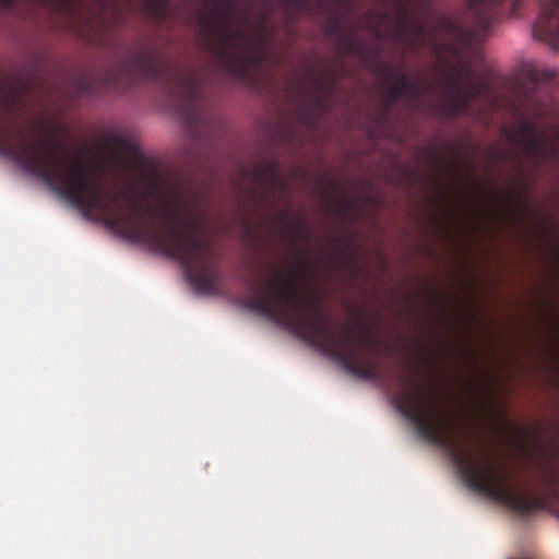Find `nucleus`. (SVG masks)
Returning a JSON list of instances; mask_svg holds the SVG:
<instances>
[{"instance_id":"obj_8","label":"nucleus","mask_w":559,"mask_h":559,"mask_svg":"<svg viewBox=\"0 0 559 559\" xmlns=\"http://www.w3.org/2000/svg\"><path fill=\"white\" fill-rule=\"evenodd\" d=\"M468 9L472 11L477 27L481 32L489 29L498 15V10L504 0H466Z\"/></svg>"},{"instance_id":"obj_1","label":"nucleus","mask_w":559,"mask_h":559,"mask_svg":"<svg viewBox=\"0 0 559 559\" xmlns=\"http://www.w3.org/2000/svg\"><path fill=\"white\" fill-rule=\"evenodd\" d=\"M0 154L15 160L27 174L39 178L50 190L84 213L106 217V225L120 229L136 242H148L168 257V224L157 226V213L140 200L104 190L93 168L80 157L64 154L62 143L46 132L32 143L21 130L14 133L0 123ZM168 223V206L159 212Z\"/></svg>"},{"instance_id":"obj_14","label":"nucleus","mask_w":559,"mask_h":559,"mask_svg":"<svg viewBox=\"0 0 559 559\" xmlns=\"http://www.w3.org/2000/svg\"><path fill=\"white\" fill-rule=\"evenodd\" d=\"M283 236L294 242L297 236L305 234V227L300 219L289 221L285 214L281 215Z\"/></svg>"},{"instance_id":"obj_7","label":"nucleus","mask_w":559,"mask_h":559,"mask_svg":"<svg viewBox=\"0 0 559 559\" xmlns=\"http://www.w3.org/2000/svg\"><path fill=\"white\" fill-rule=\"evenodd\" d=\"M241 171L243 176H250L253 185L263 190V192H270L275 188L285 189L286 185L274 163H260L254 167L252 173H249L245 168H242Z\"/></svg>"},{"instance_id":"obj_20","label":"nucleus","mask_w":559,"mask_h":559,"mask_svg":"<svg viewBox=\"0 0 559 559\" xmlns=\"http://www.w3.org/2000/svg\"><path fill=\"white\" fill-rule=\"evenodd\" d=\"M465 75H466L467 78H472V76L474 75V71L472 70V68H471V67H467V68L465 69Z\"/></svg>"},{"instance_id":"obj_10","label":"nucleus","mask_w":559,"mask_h":559,"mask_svg":"<svg viewBox=\"0 0 559 559\" xmlns=\"http://www.w3.org/2000/svg\"><path fill=\"white\" fill-rule=\"evenodd\" d=\"M448 84L451 90H454L456 94L463 99L465 104L468 106L471 102L480 97V95L486 91L487 83L483 81L471 82L467 85H463L460 81V78L454 74H450L448 76Z\"/></svg>"},{"instance_id":"obj_19","label":"nucleus","mask_w":559,"mask_h":559,"mask_svg":"<svg viewBox=\"0 0 559 559\" xmlns=\"http://www.w3.org/2000/svg\"><path fill=\"white\" fill-rule=\"evenodd\" d=\"M16 0H0V7L4 9H10L15 4Z\"/></svg>"},{"instance_id":"obj_11","label":"nucleus","mask_w":559,"mask_h":559,"mask_svg":"<svg viewBox=\"0 0 559 559\" xmlns=\"http://www.w3.org/2000/svg\"><path fill=\"white\" fill-rule=\"evenodd\" d=\"M334 87V79L314 80L312 100L317 110L326 111L330 109Z\"/></svg>"},{"instance_id":"obj_18","label":"nucleus","mask_w":559,"mask_h":559,"mask_svg":"<svg viewBox=\"0 0 559 559\" xmlns=\"http://www.w3.org/2000/svg\"><path fill=\"white\" fill-rule=\"evenodd\" d=\"M296 11H302L309 8L308 0H285Z\"/></svg>"},{"instance_id":"obj_9","label":"nucleus","mask_w":559,"mask_h":559,"mask_svg":"<svg viewBox=\"0 0 559 559\" xmlns=\"http://www.w3.org/2000/svg\"><path fill=\"white\" fill-rule=\"evenodd\" d=\"M400 35L405 41L407 49L418 51L423 49L428 40V32L424 23L418 21L406 22L401 26Z\"/></svg>"},{"instance_id":"obj_17","label":"nucleus","mask_w":559,"mask_h":559,"mask_svg":"<svg viewBox=\"0 0 559 559\" xmlns=\"http://www.w3.org/2000/svg\"><path fill=\"white\" fill-rule=\"evenodd\" d=\"M390 79H394V82L390 85L389 88V106H391L393 103L400 99H405L403 85L402 82L400 81V73H390Z\"/></svg>"},{"instance_id":"obj_5","label":"nucleus","mask_w":559,"mask_h":559,"mask_svg":"<svg viewBox=\"0 0 559 559\" xmlns=\"http://www.w3.org/2000/svg\"><path fill=\"white\" fill-rule=\"evenodd\" d=\"M520 133L523 138V153L536 166L543 165L552 154V148L547 144V136L531 122H521Z\"/></svg>"},{"instance_id":"obj_22","label":"nucleus","mask_w":559,"mask_h":559,"mask_svg":"<svg viewBox=\"0 0 559 559\" xmlns=\"http://www.w3.org/2000/svg\"><path fill=\"white\" fill-rule=\"evenodd\" d=\"M194 202H195V203L203 202V201L201 200V197H200L198 193L194 195Z\"/></svg>"},{"instance_id":"obj_16","label":"nucleus","mask_w":559,"mask_h":559,"mask_svg":"<svg viewBox=\"0 0 559 559\" xmlns=\"http://www.w3.org/2000/svg\"><path fill=\"white\" fill-rule=\"evenodd\" d=\"M170 0H146V4L154 17L164 21L169 15Z\"/></svg>"},{"instance_id":"obj_15","label":"nucleus","mask_w":559,"mask_h":559,"mask_svg":"<svg viewBox=\"0 0 559 559\" xmlns=\"http://www.w3.org/2000/svg\"><path fill=\"white\" fill-rule=\"evenodd\" d=\"M447 108L451 116H457L461 112L468 109V105L463 102V99L456 94L454 90H451L449 87V84H447Z\"/></svg>"},{"instance_id":"obj_6","label":"nucleus","mask_w":559,"mask_h":559,"mask_svg":"<svg viewBox=\"0 0 559 559\" xmlns=\"http://www.w3.org/2000/svg\"><path fill=\"white\" fill-rule=\"evenodd\" d=\"M533 33L542 40L559 45V0H548L542 5Z\"/></svg>"},{"instance_id":"obj_13","label":"nucleus","mask_w":559,"mask_h":559,"mask_svg":"<svg viewBox=\"0 0 559 559\" xmlns=\"http://www.w3.org/2000/svg\"><path fill=\"white\" fill-rule=\"evenodd\" d=\"M331 35L338 36L342 40L343 49L348 53H360L361 45L354 37H346L343 35L338 21H333L329 27Z\"/></svg>"},{"instance_id":"obj_4","label":"nucleus","mask_w":559,"mask_h":559,"mask_svg":"<svg viewBox=\"0 0 559 559\" xmlns=\"http://www.w3.org/2000/svg\"><path fill=\"white\" fill-rule=\"evenodd\" d=\"M214 10L202 12L199 17L201 35L205 45L214 55L221 58L228 73L237 80H247L252 70L260 68L264 61L260 38L254 49L240 47L241 40H247L242 31L235 29L230 17L236 7L234 0H213Z\"/></svg>"},{"instance_id":"obj_12","label":"nucleus","mask_w":559,"mask_h":559,"mask_svg":"<svg viewBox=\"0 0 559 559\" xmlns=\"http://www.w3.org/2000/svg\"><path fill=\"white\" fill-rule=\"evenodd\" d=\"M400 81L403 85L405 100L412 105H417L425 93L423 81L419 79L412 81L403 73H400Z\"/></svg>"},{"instance_id":"obj_2","label":"nucleus","mask_w":559,"mask_h":559,"mask_svg":"<svg viewBox=\"0 0 559 559\" xmlns=\"http://www.w3.org/2000/svg\"><path fill=\"white\" fill-rule=\"evenodd\" d=\"M308 274L309 263L301 259L294 270L273 272L263 285L248 280L251 296L247 307L335 358L350 374L366 381L382 380L381 369L360 354V346L376 344L371 329L359 322L357 328L346 326L342 333L333 334L318 304L300 292L299 284Z\"/></svg>"},{"instance_id":"obj_3","label":"nucleus","mask_w":559,"mask_h":559,"mask_svg":"<svg viewBox=\"0 0 559 559\" xmlns=\"http://www.w3.org/2000/svg\"><path fill=\"white\" fill-rule=\"evenodd\" d=\"M119 75L130 81H153L160 84L175 99L182 118L190 124H200L207 106L202 83L197 73L171 62L154 47L132 51L122 61Z\"/></svg>"},{"instance_id":"obj_21","label":"nucleus","mask_w":559,"mask_h":559,"mask_svg":"<svg viewBox=\"0 0 559 559\" xmlns=\"http://www.w3.org/2000/svg\"><path fill=\"white\" fill-rule=\"evenodd\" d=\"M520 5V0H515L512 4V12L513 14H516L515 11L518 9V7Z\"/></svg>"}]
</instances>
